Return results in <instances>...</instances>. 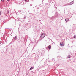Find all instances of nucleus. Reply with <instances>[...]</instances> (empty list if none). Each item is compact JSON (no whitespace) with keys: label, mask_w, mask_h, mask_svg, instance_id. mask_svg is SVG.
<instances>
[{"label":"nucleus","mask_w":76,"mask_h":76,"mask_svg":"<svg viewBox=\"0 0 76 76\" xmlns=\"http://www.w3.org/2000/svg\"><path fill=\"white\" fill-rule=\"evenodd\" d=\"M45 37V34L44 33H42L41 36V38H44Z\"/></svg>","instance_id":"obj_1"},{"label":"nucleus","mask_w":76,"mask_h":76,"mask_svg":"<svg viewBox=\"0 0 76 76\" xmlns=\"http://www.w3.org/2000/svg\"><path fill=\"white\" fill-rule=\"evenodd\" d=\"M60 45H61V47H63V46H64V42H61L60 43Z\"/></svg>","instance_id":"obj_2"},{"label":"nucleus","mask_w":76,"mask_h":76,"mask_svg":"<svg viewBox=\"0 0 76 76\" xmlns=\"http://www.w3.org/2000/svg\"><path fill=\"white\" fill-rule=\"evenodd\" d=\"M25 2H26L27 3V2H29V0H24Z\"/></svg>","instance_id":"obj_3"},{"label":"nucleus","mask_w":76,"mask_h":76,"mask_svg":"<svg viewBox=\"0 0 76 76\" xmlns=\"http://www.w3.org/2000/svg\"><path fill=\"white\" fill-rule=\"evenodd\" d=\"M32 69H34V67H31V68H30V70H32Z\"/></svg>","instance_id":"obj_4"},{"label":"nucleus","mask_w":76,"mask_h":76,"mask_svg":"<svg viewBox=\"0 0 76 76\" xmlns=\"http://www.w3.org/2000/svg\"><path fill=\"white\" fill-rule=\"evenodd\" d=\"M14 39L15 40H16L17 39V37L15 36V37Z\"/></svg>","instance_id":"obj_5"},{"label":"nucleus","mask_w":76,"mask_h":76,"mask_svg":"<svg viewBox=\"0 0 76 76\" xmlns=\"http://www.w3.org/2000/svg\"><path fill=\"white\" fill-rule=\"evenodd\" d=\"M73 4V2H72L70 3V5H72V4Z\"/></svg>","instance_id":"obj_6"},{"label":"nucleus","mask_w":76,"mask_h":76,"mask_svg":"<svg viewBox=\"0 0 76 76\" xmlns=\"http://www.w3.org/2000/svg\"><path fill=\"white\" fill-rule=\"evenodd\" d=\"M65 20L66 22H67V21H68V20H69V19H65Z\"/></svg>","instance_id":"obj_7"},{"label":"nucleus","mask_w":76,"mask_h":76,"mask_svg":"<svg viewBox=\"0 0 76 76\" xmlns=\"http://www.w3.org/2000/svg\"><path fill=\"white\" fill-rule=\"evenodd\" d=\"M48 48H49V49H50L51 48V46L49 45L48 46Z\"/></svg>","instance_id":"obj_8"},{"label":"nucleus","mask_w":76,"mask_h":76,"mask_svg":"<svg viewBox=\"0 0 76 76\" xmlns=\"http://www.w3.org/2000/svg\"><path fill=\"white\" fill-rule=\"evenodd\" d=\"M74 38H76V36H74Z\"/></svg>","instance_id":"obj_9"},{"label":"nucleus","mask_w":76,"mask_h":76,"mask_svg":"<svg viewBox=\"0 0 76 76\" xmlns=\"http://www.w3.org/2000/svg\"><path fill=\"white\" fill-rule=\"evenodd\" d=\"M2 1H4V0H1Z\"/></svg>","instance_id":"obj_10"},{"label":"nucleus","mask_w":76,"mask_h":76,"mask_svg":"<svg viewBox=\"0 0 76 76\" xmlns=\"http://www.w3.org/2000/svg\"><path fill=\"white\" fill-rule=\"evenodd\" d=\"M0 15H1V12L0 11Z\"/></svg>","instance_id":"obj_11"},{"label":"nucleus","mask_w":76,"mask_h":76,"mask_svg":"<svg viewBox=\"0 0 76 76\" xmlns=\"http://www.w3.org/2000/svg\"><path fill=\"white\" fill-rule=\"evenodd\" d=\"M68 56L70 57V55H69V56Z\"/></svg>","instance_id":"obj_12"},{"label":"nucleus","mask_w":76,"mask_h":76,"mask_svg":"<svg viewBox=\"0 0 76 76\" xmlns=\"http://www.w3.org/2000/svg\"><path fill=\"white\" fill-rule=\"evenodd\" d=\"M7 1H9V0H7Z\"/></svg>","instance_id":"obj_13"}]
</instances>
